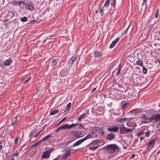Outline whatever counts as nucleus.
<instances>
[{
    "instance_id": "nucleus-63",
    "label": "nucleus",
    "mask_w": 160,
    "mask_h": 160,
    "mask_svg": "<svg viewBox=\"0 0 160 160\" xmlns=\"http://www.w3.org/2000/svg\"><path fill=\"white\" fill-rule=\"evenodd\" d=\"M39 133H37L35 136V138H36L38 135H39Z\"/></svg>"
},
{
    "instance_id": "nucleus-60",
    "label": "nucleus",
    "mask_w": 160,
    "mask_h": 160,
    "mask_svg": "<svg viewBox=\"0 0 160 160\" xmlns=\"http://www.w3.org/2000/svg\"><path fill=\"white\" fill-rule=\"evenodd\" d=\"M44 128H43L42 129H41L40 131H39L38 133H39V134L40 133V132L43 131Z\"/></svg>"
},
{
    "instance_id": "nucleus-58",
    "label": "nucleus",
    "mask_w": 160,
    "mask_h": 160,
    "mask_svg": "<svg viewBox=\"0 0 160 160\" xmlns=\"http://www.w3.org/2000/svg\"><path fill=\"white\" fill-rule=\"evenodd\" d=\"M22 3L23 5L26 6V4L25 3V2L22 1Z\"/></svg>"
},
{
    "instance_id": "nucleus-61",
    "label": "nucleus",
    "mask_w": 160,
    "mask_h": 160,
    "mask_svg": "<svg viewBox=\"0 0 160 160\" xmlns=\"http://www.w3.org/2000/svg\"><path fill=\"white\" fill-rule=\"evenodd\" d=\"M79 125L81 127V128H83V125L81 124H79Z\"/></svg>"
},
{
    "instance_id": "nucleus-12",
    "label": "nucleus",
    "mask_w": 160,
    "mask_h": 160,
    "mask_svg": "<svg viewBox=\"0 0 160 160\" xmlns=\"http://www.w3.org/2000/svg\"><path fill=\"white\" fill-rule=\"evenodd\" d=\"M128 120V119L127 118H120L117 119V122L121 123V126H122L124 125L123 123Z\"/></svg>"
},
{
    "instance_id": "nucleus-13",
    "label": "nucleus",
    "mask_w": 160,
    "mask_h": 160,
    "mask_svg": "<svg viewBox=\"0 0 160 160\" xmlns=\"http://www.w3.org/2000/svg\"><path fill=\"white\" fill-rule=\"evenodd\" d=\"M157 139V138H155L154 139H152L149 141L148 143V145H149V146L151 147L152 148H153L154 145H155L156 140Z\"/></svg>"
},
{
    "instance_id": "nucleus-6",
    "label": "nucleus",
    "mask_w": 160,
    "mask_h": 160,
    "mask_svg": "<svg viewBox=\"0 0 160 160\" xmlns=\"http://www.w3.org/2000/svg\"><path fill=\"white\" fill-rule=\"evenodd\" d=\"M91 132L93 133L101 134L102 136L104 134V132L102 128L95 127L92 129Z\"/></svg>"
},
{
    "instance_id": "nucleus-31",
    "label": "nucleus",
    "mask_w": 160,
    "mask_h": 160,
    "mask_svg": "<svg viewBox=\"0 0 160 160\" xmlns=\"http://www.w3.org/2000/svg\"><path fill=\"white\" fill-rule=\"evenodd\" d=\"M55 149V148H50L49 149H48L46 151L50 155V153Z\"/></svg>"
},
{
    "instance_id": "nucleus-62",
    "label": "nucleus",
    "mask_w": 160,
    "mask_h": 160,
    "mask_svg": "<svg viewBox=\"0 0 160 160\" xmlns=\"http://www.w3.org/2000/svg\"><path fill=\"white\" fill-rule=\"evenodd\" d=\"M93 143H96V142L95 141H93V142H92V143H90L91 144H93Z\"/></svg>"
},
{
    "instance_id": "nucleus-18",
    "label": "nucleus",
    "mask_w": 160,
    "mask_h": 160,
    "mask_svg": "<svg viewBox=\"0 0 160 160\" xmlns=\"http://www.w3.org/2000/svg\"><path fill=\"white\" fill-rule=\"evenodd\" d=\"M94 56L95 57H101L102 55V53L101 52L98 51H95L94 52Z\"/></svg>"
},
{
    "instance_id": "nucleus-57",
    "label": "nucleus",
    "mask_w": 160,
    "mask_h": 160,
    "mask_svg": "<svg viewBox=\"0 0 160 160\" xmlns=\"http://www.w3.org/2000/svg\"><path fill=\"white\" fill-rule=\"evenodd\" d=\"M140 139L141 140H143L144 139V138L143 137H140Z\"/></svg>"
},
{
    "instance_id": "nucleus-8",
    "label": "nucleus",
    "mask_w": 160,
    "mask_h": 160,
    "mask_svg": "<svg viewBox=\"0 0 160 160\" xmlns=\"http://www.w3.org/2000/svg\"><path fill=\"white\" fill-rule=\"evenodd\" d=\"M115 138V135L113 133H110L108 134L106 137V139L109 141L114 139Z\"/></svg>"
},
{
    "instance_id": "nucleus-44",
    "label": "nucleus",
    "mask_w": 160,
    "mask_h": 160,
    "mask_svg": "<svg viewBox=\"0 0 160 160\" xmlns=\"http://www.w3.org/2000/svg\"><path fill=\"white\" fill-rule=\"evenodd\" d=\"M16 1H13L12 2V4H13L14 5H17V2Z\"/></svg>"
},
{
    "instance_id": "nucleus-37",
    "label": "nucleus",
    "mask_w": 160,
    "mask_h": 160,
    "mask_svg": "<svg viewBox=\"0 0 160 160\" xmlns=\"http://www.w3.org/2000/svg\"><path fill=\"white\" fill-rule=\"evenodd\" d=\"M116 1V0H113V2H112L111 3L112 6H113L114 8H115Z\"/></svg>"
},
{
    "instance_id": "nucleus-7",
    "label": "nucleus",
    "mask_w": 160,
    "mask_h": 160,
    "mask_svg": "<svg viewBox=\"0 0 160 160\" xmlns=\"http://www.w3.org/2000/svg\"><path fill=\"white\" fill-rule=\"evenodd\" d=\"M133 129V128H126L123 126L122 127L120 128L119 129L120 133L121 134H123L130 132H132Z\"/></svg>"
},
{
    "instance_id": "nucleus-38",
    "label": "nucleus",
    "mask_w": 160,
    "mask_h": 160,
    "mask_svg": "<svg viewBox=\"0 0 160 160\" xmlns=\"http://www.w3.org/2000/svg\"><path fill=\"white\" fill-rule=\"evenodd\" d=\"M128 104V103H124L122 104V109H124L125 106Z\"/></svg>"
},
{
    "instance_id": "nucleus-21",
    "label": "nucleus",
    "mask_w": 160,
    "mask_h": 160,
    "mask_svg": "<svg viewBox=\"0 0 160 160\" xmlns=\"http://www.w3.org/2000/svg\"><path fill=\"white\" fill-rule=\"evenodd\" d=\"M87 112L86 113H83V114H81L79 117L78 118V120L80 121L82 119L84 118L86 116V115L88 113L89 111L88 110L86 111Z\"/></svg>"
},
{
    "instance_id": "nucleus-11",
    "label": "nucleus",
    "mask_w": 160,
    "mask_h": 160,
    "mask_svg": "<svg viewBox=\"0 0 160 160\" xmlns=\"http://www.w3.org/2000/svg\"><path fill=\"white\" fill-rule=\"evenodd\" d=\"M25 8L30 10H32L33 9L34 7L32 3H27L26 4Z\"/></svg>"
},
{
    "instance_id": "nucleus-59",
    "label": "nucleus",
    "mask_w": 160,
    "mask_h": 160,
    "mask_svg": "<svg viewBox=\"0 0 160 160\" xmlns=\"http://www.w3.org/2000/svg\"><path fill=\"white\" fill-rule=\"evenodd\" d=\"M96 89V88H93V89L92 91L91 92H93L94 91H95Z\"/></svg>"
},
{
    "instance_id": "nucleus-48",
    "label": "nucleus",
    "mask_w": 160,
    "mask_h": 160,
    "mask_svg": "<svg viewBox=\"0 0 160 160\" xmlns=\"http://www.w3.org/2000/svg\"><path fill=\"white\" fill-rule=\"evenodd\" d=\"M143 131H141L138 134V136H141L143 134Z\"/></svg>"
},
{
    "instance_id": "nucleus-27",
    "label": "nucleus",
    "mask_w": 160,
    "mask_h": 160,
    "mask_svg": "<svg viewBox=\"0 0 160 160\" xmlns=\"http://www.w3.org/2000/svg\"><path fill=\"white\" fill-rule=\"evenodd\" d=\"M92 137V135L91 134H88L86 136L82 138L84 141H85L87 139L90 138Z\"/></svg>"
},
{
    "instance_id": "nucleus-52",
    "label": "nucleus",
    "mask_w": 160,
    "mask_h": 160,
    "mask_svg": "<svg viewBox=\"0 0 160 160\" xmlns=\"http://www.w3.org/2000/svg\"><path fill=\"white\" fill-rule=\"evenodd\" d=\"M146 2H147V0H143V2L142 4V6H143L144 4V3H145L146 4Z\"/></svg>"
},
{
    "instance_id": "nucleus-15",
    "label": "nucleus",
    "mask_w": 160,
    "mask_h": 160,
    "mask_svg": "<svg viewBox=\"0 0 160 160\" xmlns=\"http://www.w3.org/2000/svg\"><path fill=\"white\" fill-rule=\"evenodd\" d=\"M71 133H72L73 136L76 138H80V136H79L78 130L77 131H72Z\"/></svg>"
},
{
    "instance_id": "nucleus-1",
    "label": "nucleus",
    "mask_w": 160,
    "mask_h": 160,
    "mask_svg": "<svg viewBox=\"0 0 160 160\" xmlns=\"http://www.w3.org/2000/svg\"><path fill=\"white\" fill-rule=\"evenodd\" d=\"M106 149L108 152L113 157L116 155L119 150V147L116 144H110L107 145Z\"/></svg>"
},
{
    "instance_id": "nucleus-25",
    "label": "nucleus",
    "mask_w": 160,
    "mask_h": 160,
    "mask_svg": "<svg viewBox=\"0 0 160 160\" xmlns=\"http://www.w3.org/2000/svg\"><path fill=\"white\" fill-rule=\"evenodd\" d=\"M17 121L18 120L16 117L12 118V125L14 126V125L17 122Z\"/></svg>"
},
{
    "instance_id": "nucleus-55",
    "label": "nucleus",
    "mask_w": 160,
    "mask_h": 160,
    "mask_svg": "<svg viewBox=\"0 0 160 160\" xmlns=\"http://www.w3.org/2000/svg\"><path fill=\"white\" fill-rule=\"evenodd\" d=\"M2 148V142H0V150Z\"/></svg>"
},
{
    "instance_id": "nucleus-22",
    "label": "nucleus",
    "mask_w": 160,
    "mask_h": 160,
    "mask_svg": "<svg viewBox=\"0 0 160 160\" xmlns=\"http://www.w3.org/2000/svg\"><path fill=\"white\" fill-rule=\"evenodd\" d=\"M78 132L79 136H80V138L83 137L86 134V132L84 131L78 130Z\"/></svg>"
},
{
    "instance_id": "nucleus-24",
    "label": "nucleus",
    "mask_w": 160,
    "mask_h": 160,
    "mask_svg": "<svg viewBox=\"0 0 160 160\" xmlns=\"http://www.w3.org/2000/svg\"><path fill=\"white\" fill-rule=\"evenodd\" d=\"M71 102H69L68 103L67 105V108L65 110L64 112H69V110L71 108Z\"/></svg>"
},
{
    "instance_id": "nucleus-49",
    "label": "nucleus",
    "mask_w": 160,
    "mask_h": 160,
    "mask_svg": "<svg viewBox=\"0 0 160 160\" xmlns=\"http://www.w3.org/2000/svg\"><path fill=\"white\" fill-rule=\"evenodd\" d=\"M145 117H146V116L145 114H143L142 115L141 117L140 118H145Z\"/></svg>"
},
{
    "instance_id": "nucleus-30",
    "label": "nucleus",
    "mask_w": 160,
    "mask_h": 160,
    "mask_svg": "<svg viewBox=\"0 0 160 160\" xmlns=\"http://www.w3.org/2000/svg\"><path fill=\"white\" fill-rule=\"evenodd\" d=\"M110 0H106L105 3L104 4V7L107 8L108 6Z\"/></svg>"
},
{
    "instance_id": "nucleus-5",
    "label": "nucleus",
    "mask_w": 160,
    "mask_h": 160,
    "mask_svg": "<svg viewBox=\"0 0 160 160\" xmlns=\"http://www.w3.org/2000/svg\"><path fill=\"white\" fill-rule=\"evenodd\" d=\"M78 125V123L72 124L71 125H68V124H66L64 125L61 126L58 128L56 130V132H58L60 130L62 129H66L71 128L73 127L76 126Z\"/></svg>"
},
{
    "instance_id": "nucleus-14",
    "label": "nucleus",
    "mask_w": 160,
    "mask_h": 160,
    "mask_svg": "<svg viewBox=\"0 0 160 160\" xmlns=\"http://www.w3.org/2000/svg\"><path fill=\"white\" fill-rule=\"evenodd\" d=\"M50 156V155L48 153V152L46 151L43 153L41 158L42 159H48L49 158Z\"/></svg>"
},
{
    "instance_id": "nucleus-28",
    "label": "nucleus",
    "mask_w": 160,
    "mask_h": 160,
    "mask_svg": "<svg viewBox=\"0 0 160 160\" xmlns=\"http://www.w3.org/2000/svg\"><path fill=\"white\" fill-rule=\"evenodd\" d=\"M131 25V22H130L129 23V26H128V28H127L122 33V34L123 35H124L125 34H126L127 33V31L128 30V28H129V27H130V26Z\"/></svg>"
},
{
    "instance_id": "nucleus-35",
    "label": "nucleus",
    "mask_w": 160,
    "mask_h": 160,
    "mask_svg": "<svg viewBox=\"0 0 160 160\" xmlns=\"http://www.w3.org/2000/svg\"><path fill=\"white\" fill-rule=\"evenodd\" d=\"M150 131L148 130L147 132L145 133V136L146 137H149L150 133Z\"/></svg>"
},
{
    "instance_id": "nucleus-46",
    "label": "nucleus",
    "mask_w": 160,
    "mask_h": 160,
    "mask_svg": "<svg viewBox=\"0 0 160 160\" xmlns=\"http://www.w3.org/2000/svg\"><path fill=\"white\" fill-rule=\"evenodd\" d=\"M31 79V77H30L28 78V79H27L25 81V83H27L28 81L30 79Z\"/></svg>"
},
{
    "instance_id": "nucleus-39",
    "label": "nucleus",
    "mask_w": 160,
    "mask_h": 160,
    "mask_svg": "<svg viewBox=\"0 0 160 160\" xmlns=\"http://www.w3.org/2000/svg\"><path fill=\"white\" fill-rule=\"evenodd\" d=\"M120 67H121V65L119 64V68L118 69V72H116V74L117 75H118L120 73V71H121Z\"/></svg>"
},
{
    "instance_id": "nucleus-36",
    "label": "nucleus",
    "mask_w": 160,
    "mask_h": 160,
    "mask_svg": "<svg viewBox=\"0 0 160 160\" xmlns=\"http://www.w3.org/2000/svg\"><path fill=\"white\" fill-rule=\"evenodd\" d=\"M159 11V9H158L156 11V12L155 13V17L156 18H157L158 17Z\"/></svg>"
},
{
    "instance_id": "nucleus-47",
    "label": "nucleus",
    "mask_w": 160,
    "mask_h": 160,
    "mask_svg": "<svg viewBox=\"0 0 160 160\" xmlns=\"http://www.w3.org/2000/svg\"><path fill=\"white\" fill-rule=\"evenodd\" d=\"M67 118L66 117H65L63 118L61 121H60V122H63Z\"/></svg>"
},
{
    "instance_id": "nucleus-19",
    "label": "nucleus",
    "mask_w": 160,
    "mask_h": 160,
    "mask_svg": "<svg viewBox=\"0 0 160 160\" xmlns=\"http://www.w3.org/2000/svg\"><path fill=\"white\" fill-rule=\"evenodd\" d=\"M119 38H117L114 40L112 43H111L110 46V48H112L116 44L117 42L119 41Z\"/></svg>"
},
{
    "instance_id": "nucleus-56",
    "label": "nucleus",
    "mask_w": 160,
    "mask_h": 160,
    "mask_svg": "<svg viewBox=\"0 0 160 160\" xmlns=\"http://www.w3.org/2000/svg\"><path fill=\"white\" fill-rule=\"evenodd\" d=\"M158 126H160V122H159V123L158 125H157L156 126V127L159 128V127Z\"/></svg>"
},
{
    "instance_id": "nucleus-4",
    "label": "nucleus",
    "mask_w": 160,
    "mask_h": 160,
    "mask_svg": "<svg viewBox=\"0 0 160 160\" xmlns=\"http://www.w3.org/2000/svg\"><path fill=\"white\" fill-rule=\"evenodd\" d=\"M78 125V123L72 124L71 125H68V124H66L64 125L61 126L58 128L56 130V132H58L60 130L62 129H66L71 128L73 127L76 126Z\"/></svg>"
},
{
    "instance_id": "nucleus-10",
    "label": "nucleus",
    "mask_w": 160,
    "mask_h": 160,
    "mask_svg": "<svg viewBox=\"0 0 160 160\" xmlns=\"http://www.w3.org/2000/svg\"><path fill=\"white\" fill-rule=\"evenodd\" d=\"M69 151H66L65 153L63 155L62 157V159L65 160L66 159L68 156H69L71 154V149H68Z\"/></svg>"
},
{
    "instance_id": "nucleus-40",
    "label": "nucleus",
    "mask_w": 160,
    "mask_h": 160,
    "mask_svg": "<svg viewBox=\"0 0 160 160\" xmlns=\"http://www.w3.org/2000/svg\"><path fill=\"white\" fill-rule=\"evenodd\" d=\"M17 2V5H18L19 6H20L21 4H22V1H18Z\"/></svg>"
},
{
    "instance_id": "nucleus-26",
    "label": "nucleus",
    "mask_w": 160,
    "mask_h": 160,
    "mask_svg": "<svg viewBox=\"0 0 160 160\" xmlns=\"http://www.w3.org/2000/svg\"><path fill=\"white\" fill-rule=\"evenodd\" d=\"M136 64L141 66H143V62L142 61L140 60H138L136 61V63H134V65H135Z\"/></svg>"
},
{
    "instance_id": "nucleus-32",
    "label": "nucleus",
    "mask_w": 160,
    "mask_h": 160,
    "mask_svg": "<svg viewBox=\"0 0 160 160\" xmlns=\"http://www.w3.org/2000/svg\"><path fill=\"white\" fill-rule=\"evenodd\" d=\"M142 71L143 72L144 74H146L147 72V69L144 67V66H142Z\"/></svg>"
},
{
    "instance_id": "nucleus-64",
    "label": "nucleus",
    "mask_w": 160,
    "mask_h": 160,
    "mask_svg": "<svg viewBox=\"0 0 160 160\" xmlns=\"http://www.w3.org/2000/svg\"><path fill=\"white\" fill-rule=\"evenodd\" d=\"M59 159V158H55L53 159L52 160H58Z\"/></svg>"
},
{
    "instance_id": "nucleus-34",
    "label": "nucleus",
    "mask_w": 160,
    "mask_h": 160,
    "mask_svg": "<svg viewBox=\"0 0 160 160\" xmlns=\"http://www.w3.org/2000/svg\"><path fill=\"white\" fill-rule=\"evenodd\" d=\"M37 21H30V22L29 23H31V24H35V23H39L40 22V21H38L37 22H36Z\"/></svg>"
},
{
    "instance_id": "nucleus-23",
    "label": "nucleus",
    "mask_w": 160,
    "mask_h": 160,
    "mask_svg": "<svg viewBox=\"0 0 160 160\" xmlns=\"http://www.w3.org/2000/svg\"><path fill=\"white\" fill-rule=\"evenodd\" d=\"M52 137H53L52 136V134H50L49 135L45 136V137H44V138L42 139L41 141H42V142H44L46 140H47L48 139Z\"/></svg>"
},
{
    "instance_id": "nucleus-41",
    "label": "nucleus",
    "mask_w": 160,
    "mask_h": 160,
    "mask_svg": "<svg viewBox=\"0 0 160 160\" xmlns=\"http://www.w3.org/2000/svg\"><path fill=\"white\" fill-rule=\"evenodd\" d=\"M98 146L91 147L89 149L91 150H93L96 149L98 148Z\"/></svg>"
},
{
    "instance_id": "nucleus-51",
    "label": "nucleus",
    "mask_w": 160,
    "mask_h": 160,
    "mask_svg": "<svg viewBox=\"0 0 160 160\" xmlns=\"http://www.w3.org/2000/svg\"><path fill=\"white\" fill-rule=\"evenodd\" d=\"M135 156V154H133L132 155V156L130 157V158H133Z\"/></svg>"
},
{
    "instance_id": "nucleus-3",
    "label": "nucleus",
    "mask_w": 160,
    "mask_h": 160,
    "mask_svg": "<svg viewBox=\"0 0 160 160\" xmlns=\"http://www.w3.org/2000/svg\"><path fill=\"white\" fill-rule=\"evenodd\" d=\"M145 119L147 120L143 121V123H149L153 120H154L155 122H158L160 121V114H153L150 117L148 118L145 117Z\"/></svg>"
},
{
    "instance_id": "nucleus-53",
    "label": "nucleus",
    "mask_w": 160,
    "mask_h": 160,
    "mask_svg": "<svg viewBox=\"0 0 160 160\" xmlns=\"http://www.w3.org/2000/svg\"><path fill=\"white\" fill-rule=\"evenodd\" d=\"M127 90L124 89H121V91L124 92H126Z\"/></svg>"
},
{
    "instance_id": "nucleus-16",
    "label": "nucleus",
    "mask_w": 160,
    "mask_h": 160,
    "mask_svg": "<svg viewBox=\"0 0 160 160\" xmlns=\"http://www.w3.org/2000/svg\"><path fill=\"white\" fill-rule=\"evenodd\" d=\"M60 62L59 59L56 58L54 59L51 62V65L52 67H54L58 62Z\"/></svg>"
},
{
    "instance_id": "nucleus-45",
    "label": "nucleus",
    "mask_w": 160,
    "mask_h": 160,
    "mask_svg": "<svg viewBox=\"0 0 160 160\" xmlns=\"http://www.w3.org/2000/svg\"><path fill=\"white\" fill-rule=\"evenodd\" d=\"M20 20H27V18L26 17H24L23 18H21Z\"/></svg>"
},
{
    "instance_id": "nucleus-33",
    "label": "nucleus",
    "mask_w": 160,
    "mask_h": 160,
    "mask_svg": "<svg viewBox=\"0 0 160 160\" xmlns=\"http://www.w3.org/2000/svg\"><path fill=\"white\" fill-rule=\"evenodd\" d=\"M42 142V141H41V140H40V141H39L35 143H34L33 146H34L35 147H36L37 146H38V145H40L41 143V142Z\"/></svg>"
},
{
    "instance_id": "nucleus-2",
    "label": "nucleus",
    "mask_w": 160,
    "mask_h": 160,
    "mask_svg": "<svg viewBox=\"0 0 160 160\" xmlns=\"http://www.w3.org/2000/svg\"><path fill=\"white\" fill-rule=\"evenodd\" d=\"M77 58V56H74L72 57L70 59L68 64L69 65L68 71L70 73H72L74 71V67L73 66L74 64H77V61H76V60Z\"/></svg>"
},
{
    "instance_id": "nucleus-29",
    "label": "nucleus",
    "mask_w": 160,
    "mask_h": 160,
    "mask_svg": "<svg viewBox=\"0 0 160 160\" xmlns=\"http://www.w3.org/2000/svg\"><path fill=\"white\" fill-rule=\"evenodd\" d=\"M59 111L58 110H54L51 112L50 115H53L58 113Z\"/></svg>"
},
{
    "instance_id": "nucleus-9",
    "label": "nucleus",
    "mask_w": 160,
    "mask_h": 160,
    "mask_svg": "<svg viewBox=\"0 0 160 160\" xmlns=\"http://www.w3.org/2000/svg\"><path fill=\"white\" fill-rule=\"evenodd\" d=\"M107 129L109 132H118V128L117 126H112L111 127L108 128Z\"/></svg>"
},
{
    "instance_id": "nucleus-43",
    "label": "nucleus",
    "mask_w": 160,
    "mask_h": 160,
    "mask_svg": "<svg viewBox=\"0 0 160 160\" xmlns=\"http://www.w3.org/2000/svg\"><path fill=\"white\" fill-rule=\"evenodd\" d=\"M35 130H33L31 132L30 134V136H31L33 135V134H35Z\"/></svg>"
},
{
    "instance_id": "nucleus-17",
    "label": "nucleus",
    "mask_w": 160,
    "mask_h": 160,
    "mask_svg": "<svg viewBox=\"0 0 160 160\" xmlns=\"http://www.w3.org/2000/svg\"><path fill=\"white\" fill-rule=\"evenodd\" d=\"M12 60L11 59H8L4 62V64L5 66H8L12 62Z\"/></svg>"
},
{
    "instance_id": "nucleus-42",
    "label": "nucleus",
    "mask_w": 160,
    "mask_h": 160,
    "mask_svg": "<svg viewBox=\"0 0 160 160\" xmlns=\"http://www.w3.org/2000/svg\"><path fill=\"white\" fill-rule=\"evenodd\" d=\"M19 138L18 137H17L16 138L15 140V141H14V143L15 144H17L18 143V141L19 140Z\"/></svg>"
},
{
    "instance_id": "nucleus-20",
    "label": "nucleus",
    "mask_w": 160,
    "mask_h": 160,
    "mask_svg": "<svg viewBox=\"0 0 160 160\" xmlns=\"http://www.w3.org/2000/svg\"><path fill=\"white\" fill-rule=\"evenodd\" d=\"M84 142L82 139L79 140L77 141L72 146V147H74L77 146H78L82 142Z\"/></svg>"
},
{
    "instance_id": "nucleus-50",
    "label": "nucleus",
    "mask_w": 160,
    "mask_h": 160,
    "mask_svg": "<svg viewBox=\"0 0 160 160\" xmlns=\"http://www.w3.org/2000/svg\"><path fill=\"white\" fill-rule=\"evenodd\" d=\"M100 14L102 16L104 14V13L102 11V10H101L100 11Z\"/></svg>"
},
{
    "instance_id": "nucleus-54",
    "label": "nucleus",
    "mask_w": 160,
    "mask_h": 160,
    "mask_svg": "<svg viewBox=\"0 0 160 160\" xmlns=\"http://www.w3.org/2000/svg\"><path fill=\"white\" fill-rule=\"evenodd\" d=\"M18 155V152H17L16 153V154L14 153L13 154V156H17Z\"/></svg>"
}]
</instances>
